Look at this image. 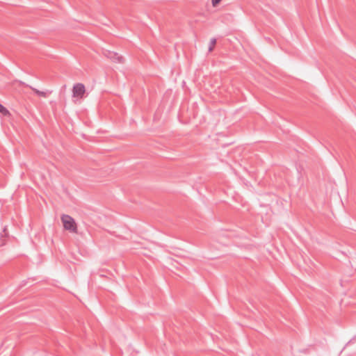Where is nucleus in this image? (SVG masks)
Listing matches in <instances>:
<instances>
[{"mask_svg": "<svg viewBox=\"0 0 356 356\" xmlns=\"http://www.w3.org/2000/svg\"><path fill=\"white\" fill-rule=\"evenodd\" d=\"M61 220L65 229L74 233L77 232V227L75 221L70 216L63 214L61 216Z\"/></svg>", "mask_w": 356, "mask_h": 356, "instance_id": "f257e3e1", "label": "nucleus"}, {"mask_svg": "<svg viewBox=\"0 0 356 356\" xmlns=\"http://www.w3.org/2000/svg\"><path fill=\"white\" fill-rule=\"evenodd\" d=\"M104 55L114 63H122L124 62L123 57L116 52L106 50L104 52Z\"/></svg>", "mask_w": 356, "mask_h": 356, "instance_id": "f03ea898", "label": "nucleus"}, {"mask_svg": "<svg viewBox=\"0 0 356 356\" xmlns=\"http://www.w3.org/2000/svg\"><path fill=\"white\" fill-rule=\"evenodd\" d=\"M73 96L75 97L82 98L85 92V86L83 83H76L73 87Z\"/></svg>", "mask_w": 356, "mask_h": 356, "instance_id": "7ed1b4c3", "label": "nucleus"}, {"mask_svg": "<svg viewBox=\"0 0 356 356\" xmlns=\"http://www.w3.org/2000/svg\"><path fill=\"white\" fill-rule=\"evenodd\" d=\"M26 86L29 87L37 95L46 97L47 96V92L44 91H40L35 88H33L32 86H30L29 85H26Z\"/></svg>", "mask_w": 356, "mask_h": 356, "instance_id": "20e7f679", "label": "nucleus"}, {"mask_svg": "<svg viewBox=\"0 0 356 356\" xmlns=\"http://www.w3.org/2000/svg\"><path fill=\"white\" fill-rule=\"evenodd\" d=\"M0 113L3 116H8L10 115L9 111L5 106H3L1 104H0Z\"/></svg>", "mask_w": 356, "mask_h": 356, "instance_id": "39448f33", "label": "nucleus"}, {"mask_svg": "<svg viewBox=\"0 0 356 356\" xmlns=\"http://www.w3.org/2000/svg\"><path fill=\"white\" fill-rule=\"evenodd\" d=\"M216 44V39L213 38L210 40L209 47V51L211 52L213 51L215 44Z\"/></svg>", "mask_w": 356, "mask_h": 356, "instance_id": "423d86ee", "label": "nucleus"}, {"mask_svg": "<svg viewBox=\"0 0 356 356\" xmlns=\"http://www.w3.org/2000/svg\"><path fill=\"white\" fill-rule=\"evenodd\" d=\"M221 0H212V5L213 6H216L217 4H218L220 2Z\"/></svg>", "mask_w": 356, "mask_h": 356, "instance_id": "0eeeda50", "label": "nucleus"}, {"mask_svg": "<svg viewBox=\"0 0 356 356\" xmlns=\"http://www.w3.org/2000/svg\"><path fill=\"white\" fill-rule=\"evenodd\" d=\"M6 232H7V227H5L3 228V234H4V236H7V234H8Z\"/></svg>", "mask_w": 356, "mask_h": 356, "instance_id": "6e6552de", "label": "nucleus"}]
</instances>
